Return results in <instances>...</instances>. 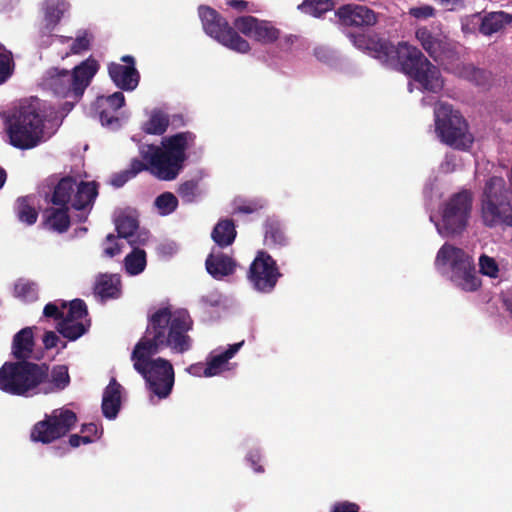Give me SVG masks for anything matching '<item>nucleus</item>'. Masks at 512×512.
<instances>
[{"label": "nucleus", "mask_w": 512, "mask_h": 512, "mask_svg": "<svg viewBox=\"0 0 512 512\" xmlns=\"http://www.w3.org/2000/svg\"><path fill=\"white\" fill-rule=\"evenodd\" d=\"M280 36V31L267 21L259 20L252 38L263 44L275 42Z\"/></svg>", "instance_id": "35"}, {"label": "nucleus", "mask_w": 512, "mask_h": 512, "mask_svg": "<svg viewBox=\"0 0 512 512\" xmlns=\"http://www.w3.org/2000/svg\"><path fill=\"white\" fill-rule=\"evenodd\" d=\"M415 36L431 58L437 62L443 59L448 46V43L443 37L435 35L427 27L418 28Z\"/></svg>", "instance_id": "19"}, {"label": "nucleus", "mask_w": 512, "mask_h": 512, "mask_svg": "<svg viewBox=\"0 0 512 512\" xmlns=\"http://www.w3.org/2000/svg\"><path fill=\"white\" fill-rule=\"evenodd\" d=\"M155 205L163 215H167L176 210L178 199L173 193L164 192L155 199Z\"/></svg>", "instance_id": "38"}, {"label": "nucleus", "mask_w": 512, "mask_h": 512, "mask_svg": "<svg viewBox=\"0 0 512 512\" xmlns=\"http://www.w3.org/2000/svg\"><path fill=\"white\" fill-rule=\"evenodd\" d=\"M512 22V16L506 12H492L482 18L479 31L483 35L490 36L501 31L505 25Z\"/></svg>", "instance_id": "27"}, {"label": "nucleus", "mask_w": 512, "mask_h": 512, "mask_svg": "<svg viewBox=\"0 0 512 512\" xmlns=\"http://www.w3.org/2000/svg\"><path fill=\"white\" fill-rule=\"evenodd\" d=\"M243 344L244 341H241L229 345L228 349L219 354L210 355L206 363L204 376L212 377L221 373L225 369L228 361L234 357V355L239 351Z\"/></svg>", "instance_id": "22"}, {"label": "nucleus", "mask_w": 512, "mask_h": 512, "mask_svg": "<svg viewBox=\"0 0 512 512\" xmlns=\"http://www.w3.org/2000/svg\"><path fill=\"white\" fill-rule=\"evenodd\" d=\"M44 118L33 105L20 106L9 121L10 143L19 149H31L43 139Z\"/></svg>", "instance_id": "8"}, {"label": "nucleus", "mask_w": 512, "mask_h": 512, "mask_svg": "<svg viewBox=\"0 0 512 512\" xmlns=\"http://www.w3.org/2000/svg\"><path fill=\"white\" fill-rule=\"evenodd\" d=\"M122 386L112 378L103 392L102 413L108 419H114L121 407Z\"/></svg>", "instance_id": "21"}, {"label": "nucleus", "mask_w": 512, "mask_h": 512, "mask_svg": "<svg viewBox=\"0 0 512 512\" xmlns=\"http://www.w3.org/2000/svg\"><path fill=\"white\" fill-rule=\"evenodd\" d=\"M138 229V221L131 216H119L116 220L118 237L129 239Z\"/></svg>", "instance_id": "37"}, {"label": "nucleus", "mask_w": 512, "mask_h": 512, "mask_svg": "<svg viewBox=\"0 0 512 512\" xmlns=\"http://www.w3.org/2000/svg\"><path fill=\"white\" fill-rule=\"evenodd\" d=\"M115 238L113 234H108L106 237V240L111 243V245L104 249V254L108 257H114L121 252V248L119 244L115 242Z\"/></svg>", "instance_id": "52"}, {"label": "nucleus", "mask_w": 512, "mask_h": 512, "mask_svg": "<svg viewBox=\"0 0 512 512\" xmlns=\"http://www.w3.org/2000/svg\"><path fill=\"white\" fill-rule=\"evenodd\" d=\"M435 131L441 141L455 149L466 150L473 137L468 132V124L458 110H454L451 104L437 102L434 108Z\"/></svg>", "instance_id": "7"}, {"label": "nucleus", "mask_w": 512, "mask_h": 512, "mask_svg": "<svg viewBox=\"0 0 512 512\" xmlns=\"http://www.w3.org/2000/svg\"><path fill=\"white\" fill-rule=\"evenodd\" d=\"M125 105V96L118 91L109 96H99L94 103V110L98 114L103 126L118 129L121 126L118 111Z\"/></svg>", "instance_id": "15"}, {"label": "nucleus", "mask_w": 512, "mask_h": 512, "mask_svg": "<svg viewBox=\"0 0 512 512\" xmlns=\"http://www.w3.org/2000/svg\"><path fill=\"white\" fill-rule=\"evenodd\" d=\"M95 294L101 300L117 299L121 295V280L117 275H101L96 281Z\"/></svg>", "instance_id": "25"}, {"label": "nucleus", "mask_w": 512, "mask_h": 512, "mask_svg": "<svg viewBox=\"0 0 512 512\" xmlns=\"http://www.w3.org/2000/svg\"><path fill=\"white\" fill-rule=\"evenodd\" d=\"M281 277L282 273L273 257L264 250L258 251L247 271V280L252 288L259 293L269 294Z\"/></svg>", "instance_id": "14"}, {"label": "nucleus", "mask_w": 512, "mask_h": 512, "mask_svg": "<svg viewBox=\"0 0 512 512\" xmlns=\"http://www.w3.org/2000/svg\"><path fill=\"white\" fill-rule=\"evenodd\" d=\"M70 375L66 365H55L49 369V376L45 382L42 391L45 394L57 393L66 389L70 384Z\"/></svg>", "instance_id": "23"}, {"label": "nucleus", "mask_w": 512, "mask_h": 512, "mask_svg": "<svg viewBox=\"0 0 512 512\" xmlns=\"http://www.w3.org/2000/svg\"><path fill=\"white\" fill-rule=\"evenodd\" d=\"M124 264L128 274H140L146 267V252L142 249L135 248L125 257Z\"/></svg>", "instance_id": "34"}, {"label": "nucleus", "mask_w": 512, "mask_h": 512, "mask_svg": "<svg viewBox=\"0 0 512 512\" xmlns=\"http://www.w3.org/2000/svg\"><path fill=\"white\" fill-rule=\"evenodd\" d=\"M334 2L332 0H304L299 5L302 12L314 17H321L326 12L332 10Z\"/></svg>", "instance_id": "36"}, {"label": "nucleus", "mask_w": 512, "mask_h": 512, "mask_svg": "<svg viewBox=\"0 0 512 512\" xmlns=\"http://www.w3.org/2000/svg\"><path fill=\"white\" fill-rule=\"evenodd\" d=\"M206 364L196 363L188 367L187 371L193 376H204Z\"/></svg>", "instance_id": "55"}, {"label": "nucleus", "mask_w": 512, "mask_h": 512, "mask_svg": "<svg viewBox=\"0 0 512 512\" xmlns=\"http://www.w3.org/2000/svg\"><path fill=\"white\" fill-rule=\"evenodd\" d=\"M76 413L70 409H55L50 415L34 424L30 439L49 444L65 436L76 424Z\"/></svg>", "instance_id": "13"}, {"label": "nucleus", "mask_w": 512, "mask_h": 512, "mask_svg": "<svg viewBox=\"0 0 512 512\" xmlns=\"http://www.w3.org/2000/svg\"><path fill=\"white\" fill-rule=\"evenodd\" d=\"M400 70L419 85L421 91L439 93L444 87L440 69L415 46L400 49Z\"/></svg>", "instance_id": "6"}, {"label": "nucleus", "mask_w": 512, "mask_h": 512, "mask_svg": "<svg viewBox=\"0 0 512 512\" xmlns=\"http://www.w3.org/2000/svg\"><path fill=\"white\" fill-rule=\"evenodd\" d=\"M402 47H410V44L407 42H399L398 45L395 46L386 40L372 38L368 52L382 63L389 65L397 64L400 66V49Z\"/></svg>", "instance_id": "18"}, {"label": "nucleus", "mask_w": 512, "mask_h": 512, "mask_svg": "<svg viewBox=\"0 0 512 512\" xmlns=\"http://www.w3.org/2000/svg\"><path fill=\"white\" fill-rule=\"evenodd\" d=\"M260 206L255 202H250L247 204L240 205L236 208L237 212L245 213V214H251L256 212Z\"/></svg>", "instance_id": "54"}, {"label": "nucleus", "mask_w": 512, "mask_h": 512, "mask_svg": "<svg viewBox=\"0 0 512 512\" xmlns=\"http://www.w3.org/2000/svg\"><path fill=\"white\" fill-rule=\"evenodd\" d=\"M436 263L449 265L451 281L466 292H474L481 286L472 256L463 249L445 243L438 251Z\"/></svg>", "instance_id": "9"}, {"label": "nucleus", "mask_w": 512, "mask_h": 512, "mask_svg": "<svg viewBox=\"0 0 512 512\" xmlns=\"http://www.w3.org/2000/svg\"><path fill=\"white\" fill-rule=\"evenodd\" d=\"M88 315L86 303L81 299H74L69 304V310L64 316L65 319L80 322Z\"/></svg>", "instance_id": "42"}, {"label": "nucleus", "mask_w": 512, "mask_h": 512, "mask_svg": "<svg viewBox=\"0 0 512 512\" xmlns=\"http://www.w3.org/2000/svg\"><path fill=\"white\" fill-rule=\"evenodd\" d=\"M147 165L144 161L134 158L131 160L129 168L123 170L112 177L111 183L114 187H122L130 179L134 178L140 172L145 171Z\"/></svg>", "instance_id": "32"}, {"label": "nucleus", "mask_w": 512, "mask_h": 512, "mask_svg": "<svg viewBox=\"0 0 512 512\" xmlns=\"http://www.w3.org/2000/svg\"><path fill=\"white\" fill-rule=\"evenodd\" d=\"M98 196V184L94 181H81L77 183L72 176L61 178L52 194L51 202L57 206L69 207L77 211H86L87 213L80 219L86 221L87 214L92 209L96 197Z\"/></svg>", "instance_id": "10"}, {"label": "nucleus", "mask_w": 512, "mask_h": 512, "mask_svg": "<svg viewBox=\"0 0 512 512\" xmlns=\"http://www.w3.org/2000/svg\"><path fill=\"white\" fill-rule=\"evenodd\" d=\"M66 307L67 303L65 301H62L60 303V306H58L56 302H49L48 304L45 305L43 309V315L47 318H52L59 322L65 316L62 309H65Z\"/></svg>", "instance_id": "46"}, {"label": "nucleus", "mask_w": 512, "mask_h": 512, "mask_svg": "<svg viewBox=\"0 0 512 512\" xmlns=\"http://www.w3.org/2000/svg\"><path fill=\"white\" fill-rule=\"evenodd\" d=\"M7 174L6 171L0 167V189L4 186L6 182Z\"/></svg>", "instance_id": "62"}, {"label": "nucleus", "mask_w": 512, "mask_h": 512, "mask_svg": "<svg viewBox=\"0 0 512 512\" xmlns=\"http://www.w3.org/2000/svg\"><path fill=\"white\" fill-rule=\"evenodd\" d=\"M506 309L512 314V295L504 300Z\"/></svg>", "instance_id": "63"}, {"label": "nucleus", "mask_w": 512, "mask_h": 512, "mask_svg": "<svg viewBox=\"0 0 512 512\" xmlns=\"http://www.w3.org/2000/svg\"><path fill=\"white\" fill-rule=\"evenodd\" d=\"M236 266L234 259L223 252L210 253L205 260L207 272L216 280L232 275Z\"/></svg>", "instance_id": "20"}, {"label": "nucleus", "mask_w": 512, "mask_h": 512, "mask_svg": "<svg viewBox=\"0 0 512 512\" xmlns=\"http://www.w3.org/2000/svg\"><path fill=\"white\" fill-rule=\"evenodd\" d=\"M13 72L12 54L0 44V84L4 83Z\"/></svg>", "instance_id": "40"}, {"label": "nucleus", "mask_w": 512, "mask_h": 512, "mask_svg": "<svg viewBox=\"0 0 512 512\" xmlns=\"http://www.w3.org/2000/svg\"><path fill=\"white\" fill-rule=\"evenodd\" d=\"M170 124L169 116L161 110H154L143 125V131L150 135H162Z\"/></svg>", "instance_id": "31"}, {"label": "nucleus", "mask_w": 512, "mask_h": 512, "mask_svg": "<svg viewBox=\"0 0 512 512\" xmlns=\"http://www.w3.org/2000/svg\"><path fill=\"white\" fill-rule=\"evenodd\" d=\"M14 294L25 301H34L37 299V288L34 283L19 280L14 285Z\"/></svg>", "instance_id": "39"}, {"label": "nucleus", "mask_w": 512, "mask_h": 512, "mask_svg": "<svg viewBox=\"0 0 512 512\" xmlns=\"http://www.w3.org/2000/svg\"><path fill=\"white\" fill-rule=\"evenodd\" d=\"M196 136L190 131L179 132L162 139V147L154 144L140 148V155L149 171L160 180L176 179L187 159L186 150L195 142Z\"/></svg>", "instance_id": "3"}, {"label": "nucleus", "mask_w": 512, "mask_h": 512, "mask_svg": "<svg viewBox=\"0 0 512 512\" xmlns=\"http://www.w3.org/2000/svg\"><path fill=\"white\" fill-rule=\"evenodd\" d=\"M57 331L70 341H74L86 333V327L82 322L71 321L63 318L56 325Z\"/></svg>", "instance_id": "33"}, {"label": "nucleus", "mask_w": 512, "mask_h": 512, "mask_svg": "<svg viewBox=\"0 0 512 512\" xmlns=\"http://www.w3.org/2000/svg\"><path fill=\"white\" fill-rule=\"evenodd\" d=\"M198 14L203 30L211 38L238 53L249 52V42L242 38L218 11L209 6L201 5L198 8Z\"/></svg>", "instance_id": "12"}, {"label": "nucleus", "mask_w": 512, "mask_h": 512, "mask_svg": "<svg viewBox=\"0 0 512 512\" xmlns=\"http://www.w3.org/2000/svg\"><path fill=\"white\" fill-rule=\"evenodd\" d=\"M264 243L270 248H281L288 244V237L283 224L275 219L268 218L263 225Z\"/></svg>", "instance_id": "24"}, {"label": "nucleus", "mask_w": 512, "mask_h": 512, "mask_svg": "<svg viewBox=\"0 0 512 512\" xmlns=\"http://www.w3.org/2000/svg\"><path fill=\"white\" fill-rule=\"evenodd\" d=\"M81 432L85 435H91L95 440L97 438L98 427L94 423L84 424L82 426Z\"/></svg>", "instance_id": "56"}, {"label": "nucleus", "mask_w": 512, "mask_h": 512, "mask_svg": "<svg viewBox=\"0 0 512 512\" xmlns=\"http://www.w3.org/2000/svg\"><path fill=\"white\" fill-rule=\"evenodd\" d=\"M59 337L53 331H47L43 336V344L45 349L49 350L57 346Z\"/></svg>", "instance_id": "53"}, {"label": "nucleus", "mask_w": 512, "mask_h": 512, "mask_svg": "<svg viewBox=\"0 0 512 512\" xmlns=\"http://www.w3.org/2000/svg\"><path fill=\"white\" fill-rule=\"evenodd\" d=\"M121 61L125 65L112 62L108 65V73L113 83L124 91H133L139 84L140 73L135 68V59L131 55H124Z\"/></svg>", "instance_id": "16"}, {"label": "nucleus", "mask_w": 512, "mask_h": 512, "mask_svg": "<svg viewBox=\"0 0 512 512\" xmlns=\"http://www.w3.org/2000/svg\"><path fill=\"white\" fill-rule=\"evenodd\" d=\"M193 320L185 309L172 311L162 307L148 317L144 336L131 353L134 369L145 379L148 388L159 398H166L174 386V369L164 358L152 359L165 348L184 353L191 348L188 332Z\"/></svg>", "instance_id": "1"}, {"label": "nucleus", "mask_w": 512, "mask_h": 512, "mask_svg": "<svg viewBox=\"0 0 512 512\" xmlns=\"http://www.w3.org/2000/svg\"><path fill=\"white\" fill-rule=\"evenodd\" d=\"M480 272L489 277L495 278L498 275L499 268L496 261L487 255H482L479 259Z\"/></svg>", "instance_id": "45"}, {"label": "nucleus", "mask_w": 512, "mask_h": 512, "mask_svg": "<svg viewBox=\"0 0 512 512\" xmlns=\"http://www.w3.org/2000/svg\"><path fill=\"white\" fill-rule=\"evenodd\" d=\"M99 69L97 60L88 58L77 65L72 72L58 68L48 71L46 85L57 96L80 100Z\"/></svg>", "instance_id": "4"}, {"label": "nucleus", "mask_w": 512, "mask_h": 512, "mask_svg": "<svg viewBox=\"0 0 512 512\" xmlns=\"http://www.w3.org/2000/svg\"><path fill=\"white\" fill-rule=\"evenodd\" d=\"M409 14L416 19H427L435 15V9L430 5L412 7L409 9Z\"/></svg>", "instance_id": "48"}, {"label": "nucleus", "mask_w": 512, "mask_h": 512, "mask_svg": "<svg viewBox=\"0 0 512 512\" xmlns=\"http://www.w3.org/2000/svg\"><path fill=\"white\" fill-rule=\"evenodd\" d=\"M92 39L93 35L90 32L87 30L82 31L76 36L73 43L71 44L70 52L72 54H80L89 50Z\"/></svg>", "instance_id": "43"}, {"label": "nucleus", "mask_w": 512, "mask_h": 512, "mask_svg": "<svg viewBox=\"0 0 512 512\" xmlns=\"http://www.w3.org/2000/svg\"><path fill=\"white\" fill-rule=\"evenodd\" d=\"M227 5L237 11L246 10L248 3L245 0H228Z\"/></svg>", "instance_id": "57"}, {"label": "nucleus", "mask_w": 512, "mask_h": 512, "mask_svg": "<svg viewBox=\"0 0 512 512\" xmlns=\"http://www.w3.org/2000/svg\"><path fill=\"white\" fill-rule=\"evenodd\" d=\"M73 105H74V103H73V102H72V103H70V102H66V103H65V107L67 106V109H68V110H71V109L73 108Z\"/></svg>", "instance_id": "64"}, {"label": "nucleus", "mask_w": 512, "mask_h": 512, "mask_svg": "<svg viewBox=\"0 0 512 512\" xmlns=\"http://www.w3.org/2000/svg\"><path fill=\"white\" fill-rule=\"evenodd\" d=\"M360 506L357 503L349 501L336 502L330 512H359Z\"/></svg>", "instance_id": "50"}, {"label": "nucleus", "mask_w": 512, "mask_h": 512, "mask_svg": "<svg viewBox=\"0 0 512 512\" xmlns=\"http://www.w3.org/2000/svg\"><path fill=\"white\" fill-rule=\"evenodd\" d=\"M80 443L89 444L94 441V438L91 435H80Z\"/></svg>", "instance_id": "61"}, {"label": "nucleus", "mask_w": 512, "mask_h": 512, "mask_svg": "<svg viewBox=\"0 0 512 512\" xmlns=\"http://www.w3.org/2000/svg\"><path fill=\"white\" fill-rule=\"evenodd\" d=\"M259 19L253 16H241L234 20V29L244 34L247 37L252 38Z\"/></svg>", "instance_id": "41"}, {"label": "nucleus", "mask_w": 512, "mask_h": 512, "mask_svg": "<svg viewBox=\"0 0 512 512\" xmlns=\"http://www.w3.org/2000/svg\"><path fill=\"white\" fill-rule=\"evenodd\" d=\"M35 341L31 327L18 331L12 341V355L17 361H7L0 368V390L15 396L37 393L40 384L49 376L46 363L29 361Z\"/></svg>", "instance_id": "2"}, {"label": "nucleus", "mask_w": 512, "mask_h": 512, "mask_svg": "<svg viewBox=\"0 0 512 512\" xmlns=\"http://www.w3.org/2000/svg\"><path fill=\"white\" fill-rule=\"evenodd\" d=\"M481 219L488 228L512 227V205L502 177H491L481 198Z\"/></svg>", "instance_id": "5"}, {"label": "nucleus", "mask_w": 512, "mask_h": 512, "mask_svg": "<svg viewBox=\"0 0 512 512\" xmlns=\"http://www.w3.org/2000/svg\"><path fill=\"white\" fill-rule=\"evenodd\" d=\"M172 124H174V125L176 124L178 126L183 125L184 124L183 116L182 115H174L172 118Z\"/></svg>", "instance_id": "60"}, {"label": "nucleus", "mask_w": 512, "mask_h": 512, "mask_svg": "<svg viewBox=\"0 0 512 512\" xmlns=\"http://www.w3.org/2000/svg\"><path fill=\"white\" fill-rule=\"evenodd\" d=\"M65 12V2L47 0L44 4V21L46 28L51 31L60 22Z\"/></svg>", "instance_id": "30"}, {"label": "nucleus", "mask_w": 512, "mask_h": 512, "mask_svg": "<svg viewBox=\"0 0 512 512\" xmlns=\"http://www.w3.org/2000/svg\"><path fill=\"white\" fill-rule=\"evenodd\" d=\"M14 212L18 221L27 226L35 224L39 215L33 199L29 196L17 198L14 205Z\"/></svg>", "instance_id": "29"}, {"label": "nucleus", "mask_w": 512, "mask_h": 512, "mask_svg": "<svg viewBox=\"0 0 512 512\" xmlns=\"http://www.w3.org/2000/svg\"><path fill=\"white\" fill-rule=\"evenodd\" d=\"M80 439H81L80 435H78V434L70 435V437H69V444H70V446L73 447V448H76V447L80 446V444H81L80 443Z\"/></svg>", "instance_id": "58"}, {"label": "nucleus", "mask_w": 512, "mask_h": 512, "mask_svg": "<svg viewBox=\"0 0 512 512\" xmlns=\"http://www.w3.org/2000/svg\"><path fill=\"white\" fill-rule=\"evenodd\" d=\"M348 37L355 47L360 50L368 51L370 42L373 37L366 36L365 34L349 33Z\"/></svg>", "instance_id": "49"}, {"label": "nucleus", "mask_w": 512, "mask_h": 512, "mask_svg": "<svg viewBox=\"0 0 512 512\" xmlns=\"http://www.w3.org/2000/svg\"><path fill=\"white\" fill-rule=\"evenodd\" d=\"M201 302H202L205 306H210V307H215V306H218V305H219V300H217V299L212 300V299H210L209 297H202V298H201Z\"/></svg>", "instance_id": "59"}, {"label": "nucleus", "mask_w": 512, "mask_h": 512, "mask_svg": "<svg viewBox=\"0 0 512 512\" xmlns=\"http://www.w3.org/2000/svg\"><path fill=\"white\" fill-rule=\"evenodd\" d=\"M237 232L232 219L220 220L212 230L211 237L213 241L221 248L231 245Z\"/></svg>", "instance_id": "28"}, {"label": "nucleus", "mask_w": 512, "mask_h": 512, "mask_svg": "<svg viewBox=\"0 0 512 512\" xmlns=\"http://www.w3.org/2000/svg\"><path fill=\"white\" fill-rule=\"evenodd\" d=\"M177 193L183 202L192 203L198 193V183L194 180L185 181L179 185Z\"/></svg>", "instance_id": "44"}, {"label": "nucleus", "mask_w": 512, "mask_h": 512, "mask_svg": "<svg viewBox=\"0 0 512 512\" xmlns=\"http://www.w3.org/2000/svg\"><path fill=\"white\" fill-rule=\"evenodd\" d=\"M473 197L469 190L453 194L441 210V221L436 225L443 237L461 235L467 228L472 212Z\"/></svg>", "instance_id": "11"}, {"label": "nucleus", "mask_w": 512, "mask_h": 512, "mask_svg": "<svg viewBox=\"0 0 512 512\" xmlns=\"http://www.w3.org/2000/svg\"><path fill=\"white\" fill-rule=\"evenodd\" d=\"M43 224L57 233L66 232L71 224L69 207L60 206L59 208L48 209Z\"/></svg>", "instance_id": "26"}, {"label": "nucleus", "mask_w": 512, "mask_h": 512, "mask_svg": "<svg viewBox=\"0 0 512 512\" xmlns=\"http://www.w3.org/2000/svg\"><path fill=\"white\" fill-rule=\"evenodd\" d=\"M467 78L476 85H484L488 81L487 72L483 69L469 65L465 68Z\"/></svg>", "instance_id": "47"}, {"label": "nucleus", "mask_w": 512, "mask_h": 512, "mask_svg": "<svg viewBox=\"0 0 512 512\" xmlns=\"http://www.w3.org/2000/svg\"><path fill=\"white\" fill-rule=\"evenodd\" d=\"M247 461L250 463L251 467L254 469L257 473L264 472V468L259 463L262 460L261 453L259 450H251L246 457Z\"/></svg>", "instance_id": "51"}, {"label": "nucleus", "mask_w": 512, "mask_h": 512, "mask_svg": "<svg viewBox=\"0 0 512 512\" xmlns=\"http://www.w3.org/2000/svg\"><path fill=\"white\" fill-rule=\"evenodd\" d=\"M336 16L345 26L371 27L378 21L377 14L372 9L353 3L340 6Z\"/></svg>", "instance_id": "17"}]
</instances>
